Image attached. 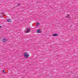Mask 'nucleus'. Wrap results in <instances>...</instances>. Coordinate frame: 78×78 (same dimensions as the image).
Returning <instances> with one entry per match:
<instances>
[{
  "instance_id": "1",
  "label": "nucleus",
  "mask_w": 78,
  "mask_h": 78,
  "mask_svg": "<svg viewBox=\"0 0 78 78\" xmlns=\"http://www.w3.org/2000/svg\"><path fill=\"white\" fill-rule=\"evenodd\" d=\"M23 55L25 58H28L29 57V55L27 54V53L25 52L24 53Z\"/></svg>"
},
{
  "instance_id": "2",
  "label": "nucleus",
  "mask_w": 78,
  "mask_h": 78,
  "mask_svg": "<svg viewBox=\"0 0 78 78\" xmlns=\"http://www.w3.org/2000/svg\"><path fill=\"white\" fill-rule=\"evenodd\" d=\"M31 30V29L30 28H27L25 30V33H29L30 31Z\"/></svg>"
},
{
  "instance_id": "3",
  "label": "nucleus",
  "mask_w": 78,
  "mask_h": 78,
  "mask_svg": "<svg viewBox=\"0 0 78 78\" xmlns=\"http://www.w3.org/2000/svg\"><path fill=\"white\" fill-rule=\"evenodd\" d=\"M37 33H41V29H38L37 30Z\"/></svg>"
},
{
  "instance_id": "4",
  "label": "nucleus",
  "mask_w": 78,
  "mask_h": 78,
  "mask_svg": "<svg viewBox=\"0 0 78 78\" xmlns=\"http://www.w3.org/2000/svg\"><path fill=\"white\" fill-rule=\"evenodd\" d=\"M2 41H3V42H5L7 41V39L5 38H3L2 39Z\"/></svg>"
},
{
  "instance_id": "5",
  "label": "nucleus",
  "mask_w": 78,
  "mask_h": 78,
  "mask_svg": "<svg viewBox=\"0 0 78 78\" xmlns=\"http://www.w3.org/2000/svg\"><path fill=\"white\" fill-rule=\"evenodd\" d=\"M7 20V21L8 22H11V19H8Z\"/></svg>"
},
{
  "instance_id": "6",
  "label": "nucleus",
  "mask_w": 78,
  "mask_h": 78,
  "mask_svg": "<svg viewBox=\"0 0 78 78\" xmlns=\"http://www.w3.org/2000/svg\"><path fill=\"white\" fill-rule=\"evenodd\" d=\"M58 36L57 34H53V35H52L53 36Z\"/></svg>"
},
{
  "instance_id": "7",
  "label": "nucleus",
  "mask_w": 78,
  "mask_h": 78,
  "mask_svg": "<svg viewBox=\"0 0 78 78\" xmlns=\"http://www.w3.org/2000/svg\"><path fill=\"white\" fill-rule=\"evenodd\" d=\"M40 24H39V23H37V27H38V26H39V25Z\"/></svg>"
},
{
  "instance_id": "8",
  "label": "nucleus",
  "mask_w": 78,
  "mask_h": 78,
  "mask_svg": "<svg viewBox=\"0 0 78 78\" xmlns=\"http://www.w3.org/2000/svg\"><path fill=\"white\" fill-rule=\"evenodd\" d=\"M3 73H6L5 70H3Z\"/></svg>"
},
{
  "instance_id": "9",
  "label": "nucleus",
  "mask_w": 78,
  "mask_h": 78,
  "mask_svg": "<svg viewBox=\"0 0 78 78\" xmlns=\"http://www.w3.org/2000/svg\"><path fill=\"white\" fill-rule=\"evenodd\" d=\"M2 27V26H0V28H1Z\"/></svg>"
},
{
  "instance_id": "10",
  "label": "nucleus",
  "mask_w": 78,
  "mask_h": 78,
  "mask_svg": "<svg viewBox=\"0 0 78 78\" xmlns=\"http://www.w3.org/2000/svg\"><path fill=\"white\" fill-rule=\"evenodd\" d=\"M0 18H1V16H0Z\"/></svg>"
}]
</instances>
